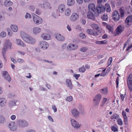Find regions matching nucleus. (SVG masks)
<instances>
[{
    "instance_id": "nucleus-39",
    "label": "nucleus",
    "mask_w": 132,
    "mask_h": 132,
    "mask_svg": "<svg viewBox=\"0 0 132 132\" xmlns=\"http://www.w3.org/2000/svg\"><path fill=\"white\" fill-rule=\"evenodd\" d=\"M107 100L108 99L107 98L105 97L103 98L102 100V104H101L100 106L102 107L105 104L106 102L107 101Z\"/></svg>"
},
{
    "instance_id": "nucleus-18",
    "label": "nucleus",
    "mask_w": 132,
    "mask_h": 132,
    "mask_svg": "<svg viewBox=\"0 0 132 132\" xmlns=\"http://www.w3.org/2000/svg\"><path fill=\"white\" fill-rule=\"evenodd\" d=\"M78 47L77 45L71 44H69L67 47V48L70 50H75L77 49Z\"/></svg>"
},
{
    "instance_id": "nucleus-57",
    "label": "nucleus",
    "mask_w": 132,
    "mask_h": 132,
    "mask_svg": "<svg viewBox=\"0 0 132 132\" xmlns=\"http://www.w3.org/2000/svg\"><path fill=\"white\" fill-rule=\"evenodd\" d=\"M80 75L79 74H78L77 75L75 74L74 75V76L75 77V78H76V79H78V78L80 77Z\"/></svg>"
},
{
    "instance_id": "nucleus-45",
    "label": "nucleus",
    "mask_w": 132,
    "mask_h": 132,
    "mask_svg": "<svg viewBox=\"0 0 132 132\" xmlns=\"http://www.w3.org/2000/svg\"><path fill=\"white\" fill-rule=\"evenodd\" d=\"M79 36L81 38H86V35L83 33H81L79 34Z\"/></svg>"
},
{
    "instance_id": "nucleus-37",
    "label": "nucleus",
    "mask_w": 132,
    "mask_h": 132,
    "mask_svg": "<svg viewBox=\"0 0 132 132\" xmlns=\"http://www.w3.org/2000/svg\"><path fill=\"white\" fill-rule=\"evenodd\" d=\"M91 27L93 29L96 30H97L99 28L98 26V24L95 23L92 24L91 25Z\"/></svg>"
},
{
    "instance_id": "nucleus-13",
    "label": "nucleus",
    "mask_w": 132,
    "mask_h": 132,
    "mask_svg": "<svg viewBox=\"0 0 132 132\" xmlns=\"http://www.w3.org/2000/svg\"><path fill=\"white\" fill-rule=\"evenodd\" d=\"M36 40L33 38L32 37L28 36L26 39H25V41L31 44H34L35 43Z\"/></svg>"
},
{
    "instance_id": "nucleus-28",
    "label": "nucleus",
    "mask_w": 132,
    "mask_h": 132,
    "mask_svg": "<svg viewBox=\"0 0 132 132\" xmlns=\"http://www.w3.org/2000/svg\"><path fill=\"white\" fill-rule=\"evenodd\" d=\"M6 101L5 98H0V104L2 107H3L5 106L6 104Z\"/></svg>"
},
{
    "instance_id": "nucleus-63",
    "label": "nucleus",
    "mask_w": 132,
    "mask_h": 132,
    "mask_svg": "<svg viewBox=\"0 0 132 132\" xmlns=\"http://www.w3.org/2000/svg\"><path fill=\"white\" fill-rule=\"evenodd\" d=\"M35 13L36 14L38 15H40L41 13L40 11L38 9H37L36 10Z\"/></svg>"
},
{
    "instance_id": "nucleus-35",
    "label": "nucleus",
    "mask_w": 132,
    "mask_h": 132,
    "mask_svg": "<svg viewBox=\"0 0 132 132\" xmlns=\"http://www.w3.org/2000/svg\"><path fill=\"white\" fill-rule=\"evenodd\" d=\"M119 13L120 14L121 18H122L123 17L125 14V12L124 9L121 7L119 9Z\"/></svg>"
},
{
    "instance_id": "nucleus-42",
    "label": "nucleus",
    "mask_w": 132,
    "mask_h": 132,
    "mask_svg": "<svg viewBox=\"0 0 132 132\" xmlns=\"http://www.w3.org/2000/svg\"><path fill=\"white\" fill-rule=\"evenodd\" d=\"M111 129L114 132L117 131H118V128L114 126L111 127Z\"/></svg>"
},
{
    "instance_id": "nucleus-20",
    "label": "nucleus",
    "mask_w": 132,
    "mask_h": 132,
    "mask_svg": "<svg viewBox=\"0 0 132 132\" xmlns=\"http://www.w3.org/2000/svg\"><path fill=\"white\" fill-rule=\"evenodd\" d=\"M15 124V123L13 122H11L9 124V127L11 130L14 131L16 130V126Z\"/></svg>"
},
{
    "instance_id": "nucleus-40",
    "label": "nucleus",
    "mask_w": 132,
    "mask_h": 132,
    "mask_svg": "<svg viewBox=\"0 0 132 132\" xmlns=\"http://www.w3.org/2000/svg\"><path fill=\"white\" fill-rule=\"evenodd\" d=\"M102 19L104 21H106L108 19V16L107 14H104L101 17Z\"/></svg>"
},
{
    "instance_id": "nucleus-23",
    "label": "nucleus",
    "mask_w": 132,
    "mask_h": 132,
    "mask_svg": "<svg viewBox=\"0 0 132 132\" xmlns=\"http://www.w3.org/2000/svg\"><path fill=\"white\" fill-rule=\"evenodd\" d=\"M72 115L75 117H78L79 115V112L77 109H73L71 110Z\"/></svg>"
},
{
    "instance_id": "nucleus-55",
    "label": "nucleus",
    "mask_w": 132,
    "mask_h": 132,
    "mask_svg": "<svg viewBox=\"0 0 132 132\" xmlns=\"http://www.w3.org/2000/svg\"><path fill=\"white\" fill-rule=\"evenodd\" d=\"M4 117L1 116H0V122L1 123L4 121Z\"/></svg>"
},
{
    "instance_id": "nucleus-16",
    "label": "nucleus",
    "mask_w": 132,
    "mask_h": 132,
    "mask_svg": "<svg viewBox=\"0 0 132 132\" xmlns=\"http://www.w3.org/2000/svg\"><path fill=\"white\" fill-rule=\"evenodd\" d=\"M87 32L88 34L93 35L95 36H96L98 35L97 32L96 31L90 29H88L87 30Z\"/></svg>"
},
{
    "instance_id": "nucleus-7",
    "label": "nucleus",
    "mask_w": 132,
    "mask_h": 132,
    "mask_svg": "<svg viewBox=\"0 0 132 132\" xmlns=\"http://www.w3.org/2000/svg\"><path fill=\"white\" fill-rule=\"evenodd\" d=\"M124 27L121 25L118 26L115 30V33L114 36H116L121 33L124 30Z\"/></svg>"
},
{
    "instance_id": "nucleus-62",
    "label": "nucleus",
    "mask_w": 132,
    "mask_h": 132,
    "mask_svg": "<svg viewBox=\"0 0 132 132\" xmlns=\"http://www.w3.org/2000/svg\"><path fill=\"white\" fill-rule=\"evenodd\" d=\"M107 41L106 40H104L101 41V44H104L107 43Z\"/></svg>"
},
{
    "instance_id": "nucleus-56",
    "label": "nucleus",
    "mask_w": 132,
    "mask_h": 132,
    "mask_svg": "<svg viewBox=\"0 0 132 132\" xmlns=\"http://www.w3.org/2000/svg\"><path fill=\"white\" fill-rule=\"evenodd\" d=\"M107 0H97V2L98 4H101L102 2H105Z\"/></svg>"
},
{
    "instance_id": "nucleus-14",
    "label": "nucleus",
    "mask_w": 132,
    "mask_h": 132,
    "mask_svg": "<svg viewBox=\"0 0 132 132\" xmlns=\"http://www.w3.org/2000/svg\"><path fill=\"white\" fill-rule=\"evenodd\" d=\"M39 46L43 50H45L49 46L48 44L45 41H42L40 42Z\"/></svg>"
},
{
    "instance_id": "nucleus-60",
    "label": "nucleus",
    "mask_w": 132,
    "mask_h": 132,
    "mask_svg": "<svg viewBox=\"0 0 132 132\" xmlns=\"http://www.w3.org/2000/svg\"><path fill=\"white\" fill-rule=\"evenodd\" d=\"M77 3L79 4H82L83 2V0H76Z\"/></svg>"
},
{
    "instance_id": "nucleus-4",
    "label": "nucleus",
    "mask_w": 132,
    "mask_h": 132,
    "mask_svg": "<svg viewBox=\"0 0 132 132\" xmlns=\"http://www.w3.org/2000/svg\"><path fill=\"white\" fill-rule=\"evenodd\" d=\"M101 97L100 94H97L95 97L93 99V103L94 105H96L99 104Z\"/></svg>"
},
{
    "instance_id": "nucleus-44",
    "label": "nucleus",
    "mask_w": 132,
    "mask_h": 132,
    "mask_svg": "<svg viewBox=\"0 0 132 132\" xmlns=\"http://www.w3.org/2000/svg\"><path fill=\"white\" fill-rule=\"evenodd\" d=\"M112 62V57H110L108 59V66H110Z\"/></svg>"
},
{
    "instance_id": "nucleus-58",
    "label": "nucleus",
    "mask_w": 132,
    "mask_h": 132,
    "mask_svg": "<svg viewBox=\"0 0 132 132\" xmlns=\"http://www.w3.org/2000/svg\"><path fill=\"white\" fill-rule=\"evenodd\" d=\"M18 55H19L20 54L22 55H24L25 54V53L21 51H18Z\"/></svg>"
},
{
    "instance_id": "nucleus-6",
    "label": "nucleus",
    "mask_w": 132,
    "mask_h": 132,
    "mask_svg": "<svg viewBox=\"0 0 132 132\" xmlns=\"http://www.w3.org/2000/svg\"><path fill=\"white\" fill-rule=\"evenodd\" d=\"M112 16L115 21H118L120 18V16L119 12L117 11H115L112 13Z\"/></svg>"
},
{
    "instance_id": "nucleus-54",
    "label": "nucleus",
    "mask_w": 132,
    "mask_h": 132,
    "mask_svg": "<svg viewBox=\"0 0 132 132\" xmlns=\"http://www.w3.org/2000/svg\"><path fill=\"white\" fill-rule=\"evenodd\" d=\"M119 78L118 77H117L116 81V87L118 88L119 84Z\"/></svg>"
},
{
    "instance_id": "nucleus-36",
    "label": "nucleus",
    "mask_w": 132,
    "mask_h": 132,
    "mask_svg": "<svg viewBox=\"0 0 132 132\" xmlns=\"http://www.w3.org/2000/svg\"><path fill=\"white\" fill-rule=\"evenodd\" d=\"M132 82V73L129 74L128 77L127 82Z\"/></svg>"
},
{
    "instance_id": "nucleus-17",
    "label": "nucleus",
    "mask_w": 132,
    "mask_h": 132,
    "mask_svg": "<svg viewBox=\"0 0 132 132\" xmlns=\"http://www.w3.org/2000/svg\"><path fill=\"white\" fill-rule=\"evenodd\" d=\"M95 14L94 12H88L87 14V17L90 19L94 20L95 19Z\"/></svg>"
},
{
    "instance_id": "nucleus-21",
    "label": "nucleus",
    "mask_w": 132,
    "mask_h": 132,
    "mask_svg": "<svg viewBox=\"0 0 132 132\" xmlns=\"http://www.w3.org/2000/svg\"><path fill=\"white\" fill-rule=\"evenodd\" d=\"M16 44L22 47H25L26 45L20 39H16L15 40Z\"/></svg>"
},
{
    "instance_id": "nucleus-61",
    "label": "nucleus",
    "mask_w": 132,
    "mask_h": 132,
    "mask_svg": "<svg viewBox=\"0 0 132 132\" xmlns=\"http://www.w3.org/2000/svg\"><path fill=\"white\" fill-rule=\"evenodd\" d=\"M120 96L122 101H123L124 100V96L123 95V94H120Z\"/></svg>"
},
{
    "instance_id": "nucleus-1",
    "label": "nucleus",
    "mask_w": 132,
    "mask_h": 132,
    "mask_svg": "<svg viewBox=\"0 0 132 132\" xmlns=\"http://www.w3.org/2000/svg\"><path fill=\"white\" fill-rule=\"evenodd\" d=\"M98 4V5L96 7V12L95 13L96 16H98L99 14L104 12L105 10L107 12H110V6L108 3H106L104 6L102 3Z\"/></svg>"
},
{
    "instance_id": "nucleus-25",
    "label": "nucleus",
    "mask_w": 132,
    "mask_h": 132,
    "mask_svg": "<svg viewBox=\"0 0 132 132\" xmlns=\"http://www.w3.org/2000/svg\"><path fill=\"white\" fill-rule=\"evenodd\" d=\"M55 38L58 40L62 41L64 40V38L60 34H56Z\"/></svg>"
},
{
    "instance_id": "nucleus-52",
    "label": "nucleus",
    "mask_w": 132,
    "mask_h": 132,
    "mask_svg": "<svg viewBox=\"0 0 132 132\" xmlns=\"http://www.w3.org/2000/svg\"><path fill=\"white\" fill-rule=\"evenodd\" d=\"M25 18L26 19L28 18H29L30 19L31 18V16L30 14L27 13L26 14V15H25Z\"/></svg>"
},
{
    "instance_id": "nucleus-53",
    "label": "nucleus",
    "mask_w": 132,
    "mask_h": 132,
    "mask_svg": "<svg viewBox=\"0 0 132 132\" xmlns=\"http://www.w3.org/2000/svg\"><path fill=\"white\" fill-rule=\"evenodd\" d=\"M1 36L2 37H4L6 35V33L4 32H2L1 33Z\"/></svg>"
},
{
    "instance_id": "nucleus-24",
    "label": "nucleus",
    "mask_w": 132,
    "mask_h": 132,
    "mask_svg": "<svg viewBox=\"0 0 132 132\" xmlns=\"http://www.w3.org/2000/svg\"><path fill=\"white\" fill-rule=\"evenodd\" d=\"M66 84L68 87L70 89H72V88L73 85L70 80L68 79H66Z\"/></svg>"
},
{
    "instance_id": "nucleus-31",
    "label": "nucleus",
    "mask_w": 132,
    "mask_h": 132,
    "mask_svg": "<svg viewBox=\"0 0 132 132\" xmlns=\"http://www.w3.org/2000/svg\"><path fill=\"white\" fill-rule=\"evenodd\" d=\"M100 92L104 95H106L108 93V89L107 88L102 89L100 90Z\"/></svg>"
},
{
    "instance_id": "nucleus-10",
    "label": "nucleus",
    "mask_w": 132,
    "mask_h": 132,
    "mask_svg": "<svg viewBox=\"0 0 132 132\" xmlns=\"http://www.w3.org/2000/svg\"><path fill=\"white\" fill-rule=\"evenodd\" d=\"M88 9L89 10V12L95 13L96 12V8L95 6L94 3H91L89 4L88 6Z\"/></svg>"
},
{
    "instance_id": "nucleus-34",
    "label": "nucleus",
    "mask_w": 132,
    "mask_h": 132,
    "mask_svg": "<svg viewBox=\"0 0 132 132\" xmlns=\"http://www.w3.org/2000/svg\"><path fill=\"white\" fill-rule=\"evenodd\" d=\"M119 117V115L117 113L113 114L110 117L111 119L113 120L114 119L117 120Z\"/></svg>"
},
{
    "instance_id": "nucleus-41",
    "label": "nucleus",
    "mask_w": 132,
    "mask_h": 132,
    "mask_svg": "<svg viewBox=\"0 0 132 132\" xmlns=\"http://www.w3.org/2000/svg\"><path fill=\"white\" fill-rule=\"evenodd\" d=\"M117 123H118V124L119 125H120V126H121L123 124V122H122V120H121V119L120 118H118V119L117 120Z\"/></svg>"
},
{
    "instance_id": "nucleus-59",
    "label": "nucleus",
    "mask_w": 132,
    "mask_h": 132,
    "mask_svg": "<svg viewBox=\"0 0 132 132\" xmlns=\"http://www.w3.org/2000/svg\"><path fill=\"white\" fill-rule=\"evenodd\" d=\"M52 108L54 110V112H55L57 111V108L55 105H52Z\"/></svg>"
},
{
    "instance_id": "nucleus-49",
    "label": "nucleus",
    "mask_w": 132,
    "mask_h": 132,
    "mask_svg": "<svg viewBox=\"0 0 132 132\" xmlns=\"http://www.w3.org/2000/svg\"><path fill=\"white\" fill-rule=\"evenodd\" d=\"M7 31L8 32V35L10 37L12 35V32L11 31L10 29H7Z\"/></svg>"
},
{
    "instance_id": "nucleus-30",
    "label": "nucleus",
    "mask_w": 132,
    "mask_h": 132,
    "mask_svg": "<svg viewBox=\"0 0 132 132\" xmlns=\"http://www.w3.org/2000/svg\"><path fill=\"white\" fill-rule=\"evenodd\" d=\"M20 35L21 37L24 41L25 40V39H26L27 37L28 36V35H27L25 32L22 31H21L20 32Z\"/></svg>"
},
{
    "instance_id": "nucleus-51",
    "label": "nucleus",
    "mask_w": 132,
    "mask_h": 132,
    "mask_svg": "<svg viewBox=\"0 0 132 132\" xmlns=\"http://www.w3.org/2000/svg\"><path fill=\"white\" fill-rule=\"evenodd\" d=\"M66 100L68 101H71L72 100V97L71 96H70L67 97Z\"/></svg>"
},
{
    "instance_id": "nucleus-8",
    "label": "nucleus",
    "mask_w": 132,
    "mask_h": 132,
    "mask_svg": "<svg viewBox=\"0 0 132 132\" xmlns=\"http://www.w3.org/2000/svg\"><path fill=\"white\" fill-rule=\"evenodd\" d=\"M39 6L41 8H44L46 9H51L52 7L50 4L48 2H46L42 4H39Z\"/></svg>"
},
{
    "instance_id": "nucleus-46",
    "label": "nucleus",
    "mask_w": 132,
    "mask_h": 132,
    "mask_svg": "<svg viewBox=\"0 0 132 132\" xmlns=\"http://www.w3.org/2000/svg\"><path fill=\"white\" fill-rule=\"evenodd\" d=\"M127 83L129 89L130 91H132V82Z\"/></svg>"
},
{
    "instance_id": "nucleus-64",
    "label": "nucleus",
    "mask_w": 132,
    "mask_h": 132,
    "mask_svg": "<svg viewBox=\"0 0 132 132\" xmlns=\"http://www.w3.org/2000/svg\"><path fill=\"white\" fill-rule=\"evenodd\" d=\"M129 40H128L127 41H126L125 43L123 46H125V47H126V46L127 45H128L129 44Z\"/></svg>"
},
{
    "instance_id": "nucleus-5",
    "label": "nucleus",
    "mask_w": 132,
    "mask_h": 132,
    "mask_svg": "<svg viewBox=\"0 0 132 132\" xmlns=\"http://www.w3.org/2000/svg\"><path fill=\"white\" fill-rule=\"evenodd\" d=\"M125 22L126 24V27H129L132 24V15L128 16L125 20Z\"/></svg>"
},
{
    "instance_id": "nucleus-15",
    "label": "nucleus",
    "mask_w": 132,
    "mask_h": 132,
    "mask_svg": "<svg viewBox=\"0 0 132 132\" xmlns=\"http://www.w3.org/2000/svg\"><path fill=\"white\" fill-rule=\"evenodd\" d=\"M18 122L19 126L22 127H26L28 124L27 121L25 120H19Z\"/></svg>"
},
{
    "instance_id": "nucleus-29",
    "label": "nucleus",
    "mask_w": 132,
    "mask_h": 132,
    "mask_svg": "<svg viewBox=\"0 0 132 132\" xmlns=\"http://www.w3.org/2000/svg\"><path fill=\"white\" fill-rule=\"evenodd\" d=\"M10 28L14 32H16L18 29L17 26L15 25H12L10 26Z\"/></svg>"
},
{
    "instance_id": "nucleus-47",
    "label": "nucleus",
    "mask_w": 132,
    "mask_h": 132,
    "mask_svg": "<svg viewBox=\"0 0 132 132\" xmlns=\"http://www.w3.org/2000/svg\"><path fill=\"white\" fill-rule=\"evenodd\" d=\"M106 27L110 31H111L113 29V27L111 26L108 24L106 26Z\"/></svg>"
},
{
    "instance_id": "nucleus-22",
    "label": "nucleus",
    "mask_w": 132,
    "mask_h": 132,
    "mask_svg": "<svg viewBox=\"0 0 132 132\" xmlns=\"http://www.w3.org/2000/svg\"><path fill=\"white\" fill-rule=\"evenodd\" d=\"M41 37L44 39L49 40L51 38L50 35L48 34L44 33L42 34Z\"/></svg>"
},
{
    "instance_id": "nucleus-19",
    "label": "nucleus",
    "mask_w": 132,
    "mask_h": 132,
    "mask_svg": "<svg viewBox=\"0 0 132 132\" xmlns=\"http://www.w3.org/2000/svg\"><path fill=\"white\" fill-rule=\"evenodd\" d=\"M122 114L124 118V124L125 125H127L128 124V122L126 112L124 111H123L122 112Z\"/></svg>"
},
{
    "instance_id": "nucleus-33",
    "label": "nucleus",
    "mask_w": 132,
    "mask_h": 132,
    "mask_svg": "<svg viewBox=\"0 0 132 132\" xmlns=\"http://www.w3.org/2000/svg\"><path fill=\"white\" fill-rule=\"evenodd\" d=\"M13 3L10 1H6L4 2V4L6 6H9L12 5Z\"/></svg>"
},
{
    "instance_id": "nucleus-38",
    "label": "nucleus",
    "mask_w": 132,
    "mask_h": 132,
    "mask_svg": "<svg viewBox=\"0 0 132 132\" xmlns=\"http://www.w3.org/2000/svg\"><path fill=\"white\" fill-rule=\"evenodd\" d=\"M71 13V10L69 8L66 9L65 10V15L68 16Z\"/></svg>"
},
{
    "instance_id": "nucleus-32",
    "label": "nucleus",
    "mask_w": 132,
    "mask_h": 132,
    "mask_svg": "<svg viewBox=\"0 0 132 132\" xmlns=\"http://www.w3.org/2000/svg\"><path fill=\"white\" fill-rule=\"evenodd\" d=\"M67 4L69 6H72L75 4V1L74 0H67Z\"/></svg>"
},
{
    "instance_id": "nucleus-9",
    "label": "nucleus",
    "mask_w": 132,
    "mask_h": 132,
    "mask_svg": "<svg viewBox=\"0 0 132 132\" xmlns=\"http://www.w3.org/2000/svg\"><path fill=\"white\" fill-rule=\"evenodd\" d=\"M79 18L78 14L76 13H72L70 17V20L72 21H74L77 20Z\"/></svg>"
},
{
    "instance_id": "nucleus-3",
    "label": "nucleus",
    "mask_w": 132,
    "mask_h": 132,
    "mask_svg": "<svg viewBox=\"0 0 132 132\" xmlns=\"http://www.w3.org/2000/svg\"><path fill=\"white\" fill-rule=\"evenodd\" d=\"M33 17L34 22L36 24H38L42 23V19L37 15L34 14L33 15Z\"/></svg>"
},
{
    "instance_id": "nucleus-48",
    "label": "nucleus",
    "mask_w": 132,
    "mask_h": 132,
    "mask_svg": "<svg viewBox=\"0 0 132 132\" xmlns=\"http://www.w3.org/2000/svg\"><path fill=\"white\" fill-rule=\"evenodd\" d=\"M79 70L80 72H84L85 70V69L84 67H82L79 68Z\"/></svg>"
},
{
    "instance_id": "nucleus-50",
    "label": "nucleus",
    "mask_w": 132,
    "mask_h": 132,
    "mask_svg": "<svg viewBox=\"0 0 132 132\" xmlns=\"http://www.w3.org/2000/svg\"><path fill=\"white\" fill-rule=\"evenodd\" d=\"M17 61L19 63H22L24 62V60L20 58L18 59H17Z\"/></svg>"
},
{
    "instance_id": "nucleus-26",
    "label": "nucleus",
    "mask_w": 132,
    "mask_h": 132,
    "mask_svg": "<svg viewBox=\"0 0 132 132\" xmlns=\"http://www.w3.org/2000/svg\"><path fill=\"white\" fill-rule=\"evenodd\" d=\"M58 9L60 12H63L65 9V5L63 4H60L59 6Z\"/></svg>"
},
{
    "instance_id": "nucleus-12",
    "label": "nucleus",
    "mask_w": 132,
    "mask_h": 132,
    "mask_svg": "<svg viewBox=\"0 0 132 132\" xmlns=\"http://www.w3.org/2000/svg\"><path fill=\"white\" fill-rule=\"evenodd\" d=\"M2 75L5 79L9 82H10L11 80V78L7 72L6 71H3L2 73Z\"/></svg>"
},
{
    "instance_id": "nucleus-11",
    "label": "nucleus",
    "mask_w": 132,
    "mask_h": 132,
    "mask_svg": "<svg viewBox=\"0 0 132 132\" xmlns=\"http://www.w3.org/2000/svg\"><path fill=\"white\" fill-rule=\"evenodd\" d=\"M71 121L72 126L74 128L78 129L80 125L75 120L73 119H71Z\"/></svg>"
},
{
    "instance_id": "nucleus-43",
    "label": "nucleus",
    "mask_w": 132,
    "mask_h": 132,
    "mask_svg": "<svg viewBox=\"0 0 132 132\" xmlns=\"http://www.w3.org/2000/svg\"><path fill=\"white\" fill-rule=\"evenodd\" d=\"M88 50V48L87 47H83L81 48L80 51L83 52H86Z\"/></svg>"
},
{
    "instance_id": "nucleus-27",
    "label": "nucleus",
    "mask_w": 132,
    "mask_h": 132,
    "mask_svg": "<svg viewBox=\"0 0 132 132\" xmlns=\"http://www.w3.org/2000/svg\"><path fill=\"white\" fill-rule=\"evenodd\" d=\"M41 31L40 28L38 27H35L34 28L33 32L34 34H36L39 33Z\"/></svg>"
},
{
    "instance_id": "nucleus-2",
    "label": "nucleus",
    "mask_w": 132,
    "mask_h": 132,
    "mask_svg": "<svg viewBox=\"0 0 132 132\" xmlns=\"http://www.w3.org/2000/svg\"><path fill=\"white\" fill-rule=\"evenodd\" d=\"M12 43L10 42L9 40H7L6 41L4 44V46L2 50V54L3 57V58L6 61L7 59L6 57V52L7 50L8 49H11Z\"/></svg>"
}]
</instances>
